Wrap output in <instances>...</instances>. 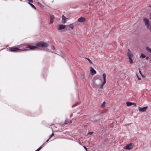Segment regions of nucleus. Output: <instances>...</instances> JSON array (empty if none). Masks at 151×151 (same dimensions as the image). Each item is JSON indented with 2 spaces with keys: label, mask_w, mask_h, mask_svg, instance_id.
<instances>
[{
  "label": "nucleus",
  "mask_w": 151,
  "mask_h": 151,
  "mask_svg": "<svg viewBox=\"0 0 151 151\" xmlns=\"http://www.w3.org/2000/svg\"><path fill=\"white\" fill-rule=\"evenodd\" d=\"M26 44H22L17 46L18 47H9V50L11 52H16V51H22L26 50L28 49V48L26 49L24 48L23 49H21L22 47L25 46Z\"/></svg>",
  "instance_id": "f257e3e1"
},
{
  "label": "nucleus",
  "mask_w": 151,
  "mask_h": 151,
  "mask_svg": "<svg viewBox=\"0 0 151 151\" xmlns=\"http://www.w3.org/2000/svg\"><path fill=\"white\" fill-rule=\"evenodd\" d=\"M36 45L37 46L42 47H46L48 46V44L44 42H41L37 43L36 44Z\"/></svg>",
  "instance_id": "f03ea898"
},
{
  "label": "nucleus",
  "mask_w": 151,
  "mask_h": 151,
  "mask_svg": "<svg viewBox=\"0 0 151 151\" xmlns=\"http://www.w3.org/2000/svg\"><path fill=\"white\" fill-rule=\"evenodd\" d=\"M133 147V145L132 143H130L129 144L123 147L124 150H130Z\"/></svg>",
  "instance_id": "7ed1b4c3"
},
{
  "label": "nucleus",
  "mask_w": 151,
  "mask_h": 151,
  "mask_svg": "<svg viewBox=\"0 0 151 151\" xmlns=\"http://www.w3.org/2000/svg\"><path fill=\"white\" fill-rule=\"evenodd\" d=\"M104 79V81L102 83V84L100 87V88H102L104 87V85L106 83V75L105 73H104L102 75Z\"/></svg>",
  "instance_id": "20e7f679"
},
{
  "label": "nucleus",
  "mask_w": 151,
  "mask_h": 151,
  "mask_svg": "<svg viewBox=\"0 0 151 151\" xmlns=\"http://www.w3.org/2000/svg\"><path fill=\"white\" fill-rule=\"evenodd\" d=\"M143 21L145 23V25L147 26V27L150 25L149 24V20L148 19L146 18H144L143 19Z\"/></svg>",
  "instance_id": "39448f33"
},
{
  "label": "nucleus",
  "mask_w": 151,
  "mask_h": 151,
  "mask_svg": "<svg viewBox=\"0 0 151 151\" xmlns=\"http://www.w3.org/2000/svg\"><path fill=\"white\" fill-rule=\"evenodd\" d=\"M147 108V106L145 107L142 108L139 107L138 109L139 111L144 112L146 111Z\"/></svg>",
  "instance_id": "423d86ee"
},
{
  "label": "nucleus",
  "mask_w": 151,
  "mask_h": 151,
  "mask_svg": "<svg viewBox=\"0 0 151 151\" xmlns=\"http://www.w3.org/2000/svg\"><path fill=\"white\" fill-rule=\"evenodd\" d=\"M65 26L63 25H60L57 27V29L58 30H61L64 29Z\"/></svg>",
  "instance_id": "0eeeda50"
},
{
  "label": "nucleus",
  "mask_w": 151,
  "mask_h": 151,
  "mask_svg": "<svg viewBox=\"0 0 151 151\" xmlns=\"http://www.w3.org/2000/svg\"><path fill=\"white\" fill-rule=\"evenodd\" d=\"M127 106H130L132 105L134 106H136V104L135 103L131 102H127Z\"/></svg>",
  "instance_id": "6e6552de"
},
{
  "label": "nucleus",
  "mask_w": 151,
  "mask_h": 151,
  "mask_svg": "<svg viewBox=\"0 0 151 151\" xmlns=\"http://www.w3.org/2000/svg\"><path fill=\"white\" fill-rule=\"evenodd\" d=\"M85 19L83 17H81L78 19V21L80 22H82L85 21Z\"/></svg>",
  "instance_id": "1a4fd4ad"
},
{
  "label": "nucleus",
  "mask_w": 151,
  "mask_h": 151,
  "mask_svg": "<svg viewBox=\"0 0 151 151\" xmlns=\"http://www.w3.org/2000/svg\"><path fill=\"white\" fill-rule=\"evenodd\" d=\"M62 23L63 24H65L66 22L67 18L63 15L62 16Z\"/></svg>",
  "instance_id": "9d476101"
},
{
  "label": "nucleus",
  "mask_w": 151,
  "mask_h": 151,
  "mask_svg": "<svg viewBox=\"0 0 151 151\" xmlns=\"http://www.w3.org/2000/svg\"><path fill=\"white\" fill-rule=\"evenodd\" d=\"M91 73L92 75H93L96 73V71L92 67L91 68Z\"/></svg>",
  "instance_id": "9b49d317"
},
{
  "label": "nucleus",
  "mask_w": 151,
  "mask_h": 151,
  "mask_svg": "<svg viewBox=\"0 0 151 151\" xmlns=\"http://www.w3.org/2000/svg\"><path fill=\"white\" fill-rule=\"evenodd\" d=\"M128 52L127 53V56L129 58V57H132L133 56V55L132 54L131 52L130 51V50H128Z\"/></svg>",
  "instance_id": "f8f14e48"
},
{
  "label": "nucleus",
  "mask_w": 151,
  "mask_h": 151,
  "mask_svg": "<svg viewBox=\"0 0 151 151\" xmlns=\"http://www.w3.org/2000/svg\"><path fill=\"white\" fill-rule=\"evenodd\" d=\"M29 48L31 50H34L36 49L37 47L36 46H29Z\"/></svg>",
  "instance_id": "ddd939ff"
},
{
  "label": "nucleus",
  "mask_w": 151,
  "mask_h": 151,
  "mask_svg": "<svg viewBox=\"0 0 151 151\" xmlns=\"http://www.w3.org/2000/svg\"><path fill=\"white\" fill-rule=\"evenodd\" d=\"M146 56L143 53H142L141 54V55L140 56V58L142 59H143L146 57Z\"/></svg>",
  "instance_id": "4468645a"
},
{
  "label": "nucleus",
  "mask_w": 151,
  "mask_h": 151,
  "mask_svg": "<svg viewBox=\"0 0 151 151\" xmlns=\"http://www.w3.org/2000/svg\"><path fill=\"white\" fill-rule=\"evenodd\" d=\"M132 58L133 56L132 57H129V63H133V60H132Z\"/></svg>",
  "instance_id": "2eb2a0df"
},
{
  "label": "nucleus",
  "mask_w": 151,
  "mask_h": 151,
  "mask_svg": "<svg viewBox=\"0 0 151 151\" xmlns=\"http://www.w3.org/2000/svg\"><path fill=\"white\" fill-rule=\"evenodd\" d=\"M68 26L70 28L72 29H73L74 28V25L73 24H71L69 25H68Z\"/></svg>",
  "instance_id": "dca6fc26"
},
{
  "label": "nucleus",
  "mask_w": 151,
  "mask_h": 151,
  "mask_svg": "<svg viewBox=\"0 0 151 151\" xmlns=\"http://www.w3.org/2000/svg\"><path fill=\"white\" fill-rule=\"evenodd\" d=\"M29 4H30L31 6L33 8L35 9H36V8L35 7V6L32 4H31L29 3Z\"/></svg>",
  "instance_id": "f3484780"
},
{
  "label": "nucleus",
  "mask_w": 151,
  "mask_h": 151,
  "mask_svg": "<svg viewBox=\"0 0 151 151\" xmlns=\"http://www.w3.org/2000/svg\"><path fill=\"white\" fill-rule=\"evenodd\" d=\"M71 121H68V120H65V121L64 124H68L69 123H71Z\"/></svg>",
  "instance_id": "a211bd4d"
},
{
  "label": "nucleus",
  "mask_w": 151,
  "mask_h": 151,
  "mask_svg": "<svg viewBox=\"0 0 151 151\" xmlns=\"http://www.w3.org/2000/svg\"><path fill=\"white\" fill-rule=\"evenodd\" d=\"M50 19H54V16L53 15H51L50 16Z\"/></svg>",
  "instance_id": "6ab92c4d"
},
{
  "label": "nucleus",
  "mask_w": 151,
  "mask_h": 151,
  "mask_svg": "<svg viewBox=\"0 0 151 151\" xmlns=\"http://www.w3.org/2000/svg\"><path fill=\"white\" fill-rule=\"evenodd\" d=\"M106 103L105 102H104L103 104L101 105V107L102 108H104L105 107V104Z\"/></svg>",
  "instance_id": "aec40b11"
},
{
  "label": "nucleus",
  "mask_w": 151,
  "mask_h": 151,
  "mask_svg": "<svg viewBox=\"0 0 151 151\" xmlns=\"http://www.w3.org/2000/svg\"><path fill=\"white\" fill-rule=\"evenodd\" d=\"M89 62V63L91 64H93V63H92V61L90 59H89V58H86Z\"/></svg>",
  "instance_id": "412c9836"
},
{
  "label": "nucleus",
  "mask_w": 151,
  "mask_h": 151,
  "mask_svg": "<svg viewBox=\"0 0 151 151\" xmlns=\"http://www.w3.org/2000/svg\"><path fill=\"white\" fill-rule=\"evenodd\" d=\"M42 148V146H41L40 147H39L38 149H37L35 151H39Z\"/></svg>",
  "instance_id": "4be33fe9"
},
{
  "label": "nucleus",
  "mask_w": 151,
  "mask_h": 151,
  "mask_svg": "<svg viewBox=\"0 0 151 151\" xmlns=\"http://www.w3.org/2000/svg\"><path fill=\"white\" fill-rule=\"evenodd\" d=\"M42 148V146H41L40 147H39L38 149H37L35 151H39Z\"/></svg>",
  "instance_id": "5701e85b"
},
{
  "label": "nucleus",
  "mask_w": 151,
  "mask_h": 151,
  "mask_svg": "<svg viewBox=\"0 0 151 151\" xmlns=\"http://www.w3.org/2000/svg\"><path fill=\"white\" fill-rule=\"evenodd\" d=\"M37 4H39V5H40V6L41 7H44L40 3H39V2H37Z\"/></svg>",
  "instance_id": "b1692460"
},
{
  "label": "nucleus",
  "mask_w": 151,
  "mask_h": 151,
  "mask_svg": "<svg viewBox=\"0 0 151 151\" xmlns=\"http://www.w3.org/2000/svg\"><path fill=\"white\" fill-rule=\"evenodd\" d=\"M147 28L151 32V25H150Z\"/></svg>",
  "instance_id": "393cba45"
},
{
  "label": "nucleus",
  "mask_w": 151,
  "mask_h": 151,
  "mask_svg": "<svg viewBox=\"0 0 151 151\" xmlns=\"http://www.w3.org/2000/svg\"><path fill=\"white\" fill-rule=\"evenodd\" d=\"M53 21H54L53 19H50V22L49 24L53 23Z\"/></svg>",
  "instance_id": "a878e982"
},
{
  "label": "nucleus",
  "mask_w": 151,
  "mask_h": 151,
  "mask_svg": "<svg viewBox=\"0 0 151 151\" xmlns=\"http://www.w3.org/2000/svg\"><path fill=\"white\" fill-rule=\"evenodd\" d=\"M50 139H49H49L46 141V142L45 143H44L42 145V146H43L45 144V143H46V142H47Z\"/></svg>",
  "instance_id": "bb28decb"
},
{
  "label": "nucleus",
  "mask_w": 151,
  "mask_h": 151,
  "mask_svg": "<svg viewBox=\"0 0 151 151\" xmlns=\"http://www.w3.org/2000/svg\"><path fill=\"white\" fill-rule=\"evenodd\" d=\"M54 136V134L53 133H52V134L49 137V139H50L53 136Z\"/></svg>",
  "instance_id": "cd10ccee"
},
{
  "label": "nucleus",
  "mask_w": 151,
  "mask_h": 151,
  "mask_svg": "<svg viewBox=\"0 0 151 151\" xmlns=\"http://www.w3.org/2000/svg\"><path fill=\"white\" fill-rule=\"evenodd\" d=\"M93 132H90L88 133V134L90 135L92 134H93Z\"/></svg>",
  "instance_id": "c85d7f7f"
},
{
  "label": "nucleus",
  "mask_w": 151,
  "mask_h": 151,
  "mask_svg": "<svg viewBox=\"0 0 151 151\" xmlns=\"http://www.w3.org/2000/svg\"><path fill=\"white\" fill-rule=\"evenodd\" d=\"M77 104H75L74 105H73L72 106V108H73L75 107L77 105Z\"/></svg>",
  "instance_id": "c756f323"
},
{
  "label": "nucleus",
  "mask_w": 151,
  "mask_h": 151,
  "mask_svg": "<svg viewBox=\"0 0 151 151\" xmlns=\"http://www.w3.org/2000/svg\"><path fill=\"white\" fill-rule=\"evenodd\" d=\"M28 1H29V2L32 3L33 0H27Z\"/></svg>",
  "instance_id": "7c9ffc66"
},
{
  "label": "nucleus",
  "mask_w": 151,
  "mask_h": 151,
  "mask_svg": "<svg viewBox=\"0 0 151 151\" xmlns=\"http://www.w3.org/2000/svg\"><path fill=\"white\" fill-rule=\"evenodd\" d=\"M148 51L150 52V53H151V49H149L148 50Z\"/></svg>",
  "instance_id": "2f4dec72"
},
{
  "label": "nucleus",
  "mask_w": 151,
  "mask_h": 151,
  "mask_svg": "<svg viewBox=\"0 0 151 151\" xmlns=\"http://www.w3.org/2000/svg\"><path fill=\"white\" fill-rule=\"evenodd\" d=\"M83 147L84 148V149L86 150V151H87V150L86 147L85 146H83Z\"/></svg>",
  "instance_id": "473e14b6"
},
{
  "label": "nucleus",
  "mask_w": 151,
  "mask_h": 151,
  "mask_svg": "<svg viewBox=\"0 0 151 151\" xmlns=\"http://www.w3.org/2000/svg\"><path fill=\"white\" fill-rule=\"evenodd\" d=\"M146 60H149V57H147L146 58V59H145Z\"/></svg>",
  "instance_id": "72a5a7b5"
},
{
  "label": "nucleus",
  "mask_w": 151,
  "mask_h": 151,
  "mask_svg": "<svg viewBox=\"0 0 151 151\" xmlns=\"http://www.w3.org/2000/svg\"><path fill=\"white\" fill-rule=\"evenodd\" d=\"M139 73L141 75H142L141 72L140 70H139Z\"/></svg>",
  "instance_id": "f704fd0d"
},
{
  "label": "nucleus",
  "mask_w": 151,
  "mask_h": 151,
  "mask_svg": "<svg viewBox=\"0 0 151 151\" xmlns=\"http://www.w3.org/2000/svg\"><path fill=\"white\" fill-rule=\"evenodd\" d=\"M73 116V114H71L70 116V117H71Z\"/></svg>",
  "instance_id": "c9c22d12"
},
{
  "label": "nucleus",
  "mask_w": 151,
  "mask_h": 151,
  "mask_svg": "<svg viewBox=\"0 0 151 151\" xmlns=\"http://www.w3.org/2000/svg\"><path fill=\"white\" fill-rule=\"evenodd\" d=\"M141 76H142L143 77H145V76H143L142 75H141Z\"/></svg>",
  "instance_id": "e433bc0d"
},
{
  "label": "nucleus",
  "mask_w": 151,
  "mask_h": 151,
  "mask_svg": "<svg viewBox=\"0 0 151 151\" xmlns=\"http://www.w3.org/2000/svg\"><path fill=\"white\" fill-rule=\"evenodd\" d=\"M138 78L139 80H141V79H140V78Z\"/></svg>",
  "instance_id": "4c0bfd02"
},
{
  "label": "nucleus",
  "mask_w": 151,
  "mask_h": 151,
  "mask_svg": "<svg viewBox=\"0 0 151 151\" xmlns=\"http://www.w3.org/2000/svg\"><path fill=\"white\" fill-rule=\"evenodd\" d=\"M101 82H102V81H101Z\"/></svg>",
  "instance_id": "58836bf2"
},
{
  "label": "nucleus",
  "mask_w": 151,
  "mask_h": 151,
  "mask_svg": "<svg viewBox=\"0 0 151 151\" xmlns=\"http://www.w3.org/2000/svg\"><path fill=\"white\" fill-rule=\"evenodd\" d=\"M20 1H22V0H20Z\"/></svg>",
  "instance_id": "ea45409f"
}]
</instances>
